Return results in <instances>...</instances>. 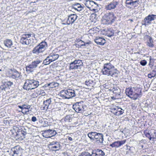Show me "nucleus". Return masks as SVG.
<instances>
[{"mask_svg":"<svg viewBox=\"0 0 156 156\" xmlns=\"http://www.w3.org/2000/svg\"><path fill=\"white\" fill-rule=\"evenodd\" d=\"M149 60H150V63H149V65H151V57H150V58Z\"/></svg>","mask_w":156,"mask_h":156,"instance_id":"obj_56","label":"nucleus"},{"mask_svg":"<svg viewBox=\"0 0 156 156\" xmlns=\"http://www.w3.org/2000/svg\"><path fill=\"white\" fill-rule=\"evenodd\" d=\"M97 132H89L87 136L91 140H95Z\"/></svg>","mask_w":156,"mask_h":156,"instance_id":"obj_30","label":"nucleus"},{"mask_svg":"<svg viewBox=\"0 0 156 156\" xmlns=\"http://www.w3.org/2000/svg\"><path fill=\"white\" fill-rule=\"evenodd\" d=\"M73 7L75 9L79 11H80L83 9L84 8V5H81L79 3H76L74 4Z\"/></svg>","mask_w":156,"mask_h":156,"instance_id":"obj_28","label":"nucleus"},{"mask_svg":"<svg viewBox=\"0 0 156 156\" xmlns=\"http://www.w3.org/2000/svg\"><path fill=\"white\" fill-rule=\"evenodd\" d=\"M47 47L46 42L43 41L36 46L32 50L33 53L38 54L44 51Z\"/></svg>","mask_w":156,"mask_h":156,"instance_id":"obj_8","label":"nucleus"},{"mask_svg":"<svg viewBox=\"0 0 156 156\" xmlns=\"http://www.w3.org/2000/svg\"><path fill=\"white\" fill-rule=\"evenodd\" d=\"M66 22H65V20H62V23H66Z\"/></svg>","mask_w":156,"mask_h":156,"instance_id":"obj_57","label":"nucleus"},{"mask_svg":"<svg viewBox=\"0 0 156 156\" xmlns=\"http://www.w3.org/2000/svg\"><path fill=\"white\" fill-rule=\"evenodd\" d=\"M39 85V82L33 79L28 80L25 83L23 88L27 90H29L37 88Z\"/></svg>","mask_w":156,"mask_h":156,"instance_id":"obj_5","label":"nucleus"},{"mask_svg":"<svg viewBox=\"0 0 156 156\" xmlns=\"http://www.w3.org/2000/svg\"><path fill=\"white\" fill-rule=\"evenodd\" d=\"M59 94L63 99H69L76 96V91L73 90L67 89L62 90Z\"/></svg>","mask_w":156,"mask_h":156,"instance_id":"obj_4","label":"nucleus"},{"mask_svg":"<svg viewBox=\"0 0 156 156\" xmlns=\"http://www.w3.org/2000/svg\"><path fill=\"white\" fill-rule=\"evenodd\" d=\"M117 110V111L115 112V115H121L124 113V110L118 106V109Z\"/></svg>","mask_w":156,"mask_h":156,"instance_id":"obj_34","label":"nucleus"},{"mask_svg":"<svg viewBox=\"0 0 156 156\" xmlns=\"http://www.w3.org/2000/svg\"><path fill=\"white\" fill-rule=\"evenodd\" d=\"M94 41L97 44L101 45H103L105 43V40L104 38L98 37H96Z\"/></svg>","mask_w":156,"mask_h":156,"instance_id":"obj_23","label":"nucleus"},{"mask_svg":"<svg viewBox=\"0 0 156 156\" xmlns=\"http://www.w3.org/2000/svg\"><path fill=\"white\" fill-rule=\"evenodd\" d=\"M80 156H93V152H92L91 154L88 152H83L81 153Z\"/></svg>","mask_w":156,"mask_h":156,"instance_id":"obj_38","label":"nucleus"},{"mask_svg":"<svg viewBox=\"0 0 156 156\" xmlns=\"http://www.w3.org/2000/svg\"><path fill=\"white\" fill-rule=\"evenodd\" d=\"M149 41L147 42V46L150 47H153L154 46V45L153 44V41L152 37H149Z\"/></svg>","mask_w":156,"mask_h":156,"instance_id":"obj_35","label":"nucleus"},{"mask_svg":"<svg viewBox=\"0 0 156 156\" xmlns=\"http://www.w3.org/2000/svg\"><path fill=\"white\" fill-rule=\"evenodd\" d=\"M152 72L150 74L148 75V78H151L154 77H156V66H154L152 65Z\"/></svg>","mask_w":156,"mask_h":156,"instance_id":"obj_26","label":"nucleus"},{"mask_svg":"<svg viewBox=\"0 0 156 156\" xmlns=\"http://www.w3.org/2000/svg\"><path fill=\"white\" fill-rule=\"evenodd\" d=\"M126 141V140L116 141L110 144L109 146L112 148H119L121 146L124 144Z\"/></svg>","mask_w":156,"mask_h":156,"instance_id":"obj_18","label":"nucleus"},{"mask_svg":"<svg viewBox=\"0 0 156 156\" xmlns=\"http://www.w3.org/2000/svg\"><path fill=\"white\" fill-rule=\"evenodd\" d=\"M68 140L70 141H72L73 140V138L69 136L68 137Z\"/></svg>","mask_w":156,"mask_h":156,"instance_id":"obj_52","label":"nucleus"},{"mask_svg":"<svg viewBox=\"0 0 156 156\" xmlns=\"http://www.w3.org/2000/svg\"><path fill=\"white\" fill-rule=\"evenodd\" d=\"M57 143L58 142H52L51 143V144L53 145V146L54 145H55V144H57Z\"/></svg>","mask_w":156,"mask_h":156,"instance_id":"obj_53","label":"nucleus"},{"mask_svg":"<svg viewBox=\"0 0 156 156\" xmlns=\"http://www.w3.org/2000/svg\"><path fill=\"white\" fill-rule=\"evenodd\" d=\"M73 108L76 112L80 113H83L87 108L86 105L83 101L76 102L73 105Z\"/></svg>","mask_w":156,"mask_h":156,"instance_id":"obj_6","label":"nucleus"},{"mask_svg":"<svg viewBox=\"0 0 156 156\" xmlns=\"http://www.w3.org/2000/svg\"><path fill=\"white\" fill-rule=\"evenodd\" d=\"M57 134L56 131L54 129H52L44 131L42 134L44 137L48 138L55 136Z\"/></svg>","mask_w":156,"mask_h":156,"instance_id":"obj_14","label":"nucleus"},{"mask_svg":"<svg viewBox=\"0 0 156 156\" xmlns=\"http://www.w3.org/2000/svg\"><path fill=\"white\" fill-rule=\"evenodd\" d=\"M7 87L5 83L1 85L0 87V89L2 90H5V89Z\"/></svg>","mask_w":156,"mask_h":156,"instance_id":"obj_43","label":"nucleus"},{"mask_svg":"<svg viewBox=\"0 0 156 156\" xmlns=\"http://www.w3.org/2000/svg\"><path fill=\"white\" fill-rule=\"evenodd\" d=\"M29 1H32V2L35 3L38 2L39 0H28Z\"/></svg>","mask_w":156,"mask_h":156,"instance_id":"obj_54","label":"nucleus"},{"mask_svg":"<svg viewBox=\"0 0 156 156\" xmlns=\"http://www.w3.org/2000/svg\"><path fill=\"white\" fill-rule=\"evenodd\" d=\"M26 135V132L22 131L21 129L18 131L16 133V136L19 137H23V138H25V136Z\"/></svg>","mask_w":156,"mask_h":156,"instance_id":"obj_31","label":"nucleus"},{"mask_svg":"<svg viewBox=\"0 0 156 156\" xmlns=\"http://www.w3.org/2000/svg\"><path fill=\"white\" fill-rule=\"evenodd\" d=\"M80 42H81V43L83 42L81 40Z\"/></svg>","mask_w":156,"mask_h":156,"instance_id":"obj_60","label":"nucleus"},{"mask_svg":"<svg viewBox=\"0 0 156 156\" xmlns=\"http://www.w3.org/2000/svg\"><path fill=\"white\" fill-rule=\"evenodd\" d=\"M140 63L141 65L143 66H144L146 65L147 62L145 60H143L141 61L140 62Z\"/></svg>","mask_w":156,"mask_h":156,"instance_id":"obj_42","label":"nucleus"},{"mask_svg":"<svg viewBox=\"0 0 156 156\" xmlns=\"http://www.w3.org/2000/svg\"><path fill=\"white\" fill-rule=\"evenodd\" d=\"M31 120L33 122H35L37 120V118L35 116H33L31 118Z\"/></svg>","mask_w":156,"mask_h":156,"instance_id":"obj_47","label":"nucleus"},{"mask_svg":"<svg viewBox=\"0 0 156 156\" xmlns=\"http://www.w3.org/2000/svg\"><path fill=\"white\" fill-rule=\"evenodd\" d=\"M49 58H48V56L44 60L43 64L44 65L49 64L51 62L49 60Z\"/></svg>","mask_w":156,"mask_h":156,"instance_id":"obj_40","label":"nucleus"},{"mask_svg":"<svg viewBox=\"0 0 156 156\" xmlns=\"http://www.w3.org/2000/svg\"><path fill=\"white\" fill-rule=\"evenodd\" d=\"M31 106L29 105H27L25 104L23 105V109H27L28 110H29Z\"/></svg>","mask_w":156,"mask_h":156,"instance_id":"obj_44","label":"nucleus"},{"mask_svg":"<svg viewBox=\"0 0 156 156\" xmlns=\"http://www.w3.org/2000/svg\"><path fill=\"white\" fill-rule=\"evenodd\" d=\"M41 75V73H38L37 74V75L40 76Z\"/></svg>","mask_w":156,"mask_h":156,"instance_id":"obj_58","label":"nucleus"},{"mask_svg":"<svg viewBox=\"0 0 156 156\" xmlns=\"http://www.w3.org/2000/svg\"><path fill=\"white\" fill-rule=\"evenodd\" d=\"M126 93L128 96L132 99L136 100L138 98L132 87L126 88Z\"/></svg>","mask_w":156,"mask_h":156,"instance_id":"obj_15","label":"nucleus"},{"mask_svg":"<svg viewBox=\"0 0 156 156\" xmlns=\"http://www.w3.org/2000/svg\"><path fill=\"white\" fill-rule=\"evenodd\" d=\"M78 16L76 14H71L68 16V18L66 23H62L63 25H70L73 24L76 20Z\"/></svg>","mask_w":156,"mask_h":156,"instance_id":"obj_16","label":"nucleus"},{"mask_svg":"<svg viewBox=\"0 0 156 156\" xmlns=\"http://www.w3.org/2000/svg\"><path fill=\"white\" fill-rule=\"evenodd\" d=\"M119 3L118 0H113L108 5L105 6V9L106 10H111L114 9L118 7Z\"/></svg>","mask_w":156,"mask_h":156,"instance_id":"obj_13","label":"nucleus"},{"mask_svg":"<svg viewBox=\"0 0 156 156\" xmlns=\"http://www.w3.org/2000/svg\"><path fill=\"white\" fill-rule=\"evenodd\" d=\"M20 75L19 72L16 71L13 73L12 77V78H18L20 77Z\"/></svg>","mask_w":156,"mask_h":156,"instance_id":"obj_37","label":"nucleus"},{"mask_svg":"<svg viewBox=\"0 0 156 156\" xmlns=\"http://www.w3.org/2000/svg\"><path fill=\"white\" fill-rule=\"evenodd\" d=\"M5 83L7 87H11L13 84V82L10 81L5 82Z\"/></svg>","mask_w":156,"mask_h":156,"instance_id":"obj_41","label":"nucleus"},{"mask_svg":"<svg viewBox=\"0 0 156 156\" xmlns=\"http://www.w3.org/2000/svg\"><path fill=\"white\" fill-rule=\"evenodd\" d=\"M59 57V55L58 54L54 53H51L48 56V58H49V60L51 62L54 61L57 59Z\"/></svg>","mask_w":156,"mask_h":156,"instance_id":"obj_25","label":"nucleus"},{"mask_svg":"<svg viewBox=\"0 0 156 156\" xmlns=\"http://www.w3.org/2000/svg\"><path fill=\"white\" fill-rule=\"evenodd\" d=\"M84 4L87 7L90 9V10L93 11L95 12H98V9H100L99 8H98V4L92 1H86Z\"/></svg>","mask_w":156,"mask_h":156,"instance_id":"obj_10","label":"nucleus"},{"mask_svg":"<svg viewBox=\"0 0 156 156\" xmlns=\"http://www.w3.org/2000/svg\"><path fill=\"white\" fill-rule=\"evenodd\" d=\"M51 148L53 151L58 150L60 149V145L59 143H57V144L53 146Z\"/></svg>","mask_w":156,"mask_h":156,"instance_id":"obj_33","label":"nucleus"},{"mask_svg":"<svg viewBox=\"0 0 156 156\" xmlns=\"http://www.w3.org/2000/svg\"><path fill=\"white\" fill-rule=\"evenodd\" d=\"M20 112H21L23 114H28L29 113V110H28L25 111H20Z\"/></svg>","mask_w":156,"mask_h":156,"instance_id":"obj_45","label":"nucleus"},{"mask_svg":"<svg viewBox=\"0 0 156 156\" xmlns=\"http://www.w3.org/2000/svg\"><path fill=\"white\" fill-rule=\"evenodd\" d=\"M23 149L19 145H17L6 151L7 156H22Z\"/></svg>","mask_w":156,"mask_h":156,"instance_id":"obj_3","label":"nucleus"},{"mask_svg":"<svg viewBox=\"0 0 156 156\" xmlns=\"http://www.w3.org/2000/svg\"><path fill=\"white\" fill-rule=\"evenodd\" d=\"M26 129L25 127H23L21 129H20L22 131H26V134L27 133V130L28 129V128L27 127H26Z\"/></svg>","mask_w":156,"mask_h":156,"instance_id":"obj_46","label":"nucleus"},{"mask_svg":"<svg viewBox=\"0 0 156 156\" xmlns=\"http://www.w3.org/2000/svg\"><path fill=\"white\" fill-rule=\"evenodd\" d=\"M114 34V30H108L107 33V36L109 37H111Z\"/></svg>","mask_w":156,"mask_h":156,"instance_id":"obj_39","label":"nucleus"},{"mask_svg":"<svg viewBox=\"0 0 156 156\" xmlns=\"http://www.w3.org/2000/svg\"><path fill=\"white\" fill-rule=\"evenodd\" d=\"M133 90L137 96L138 98L141 96L142 94V87L140 85H138L136 87H132Z\"/></svg>","mask_w":156,"mask_h":156,"instance_id":"obj_20","label":"nucleus"},{"mask_svg":"<svg viewBox=\"0 0 156 156\" xmlns=\"http://www.w3.org/2000/svg\"><path fill=\"white\" fill-rule=\"evenodd\" d=\"M72 117L70 115H67L64 118V120L65 122H71L72 121Z\"/></svg>","mask_w":156,"mask_h":156,"instance_id":"obj_36","label":"nucleus"},{"mask_svg":"<svg viewBox=\"0 0 156 156\" xmlns=\"http://www.w3.org/2000/svg\"><path fill=\"white\" fill-rule=\"evenodd\" d=\"M2 71V70L1 69H0V71Z\"/></svg>","mask_w":156,"mask_h":156,"instance_id":"obj_61","label":"nucleus"},{"mask_svg":"<svg viewBox=\"0 0 156 156\" xmlns=\"http://www.w3.org/2000/svg\"><path fill=\"white\" fill-rule=\"evenodd\" d=\"M104 135L102 133L97 132L95 140L98 143L102 144L104 141Z\"/></svg>","mask_w":156,"mask_h":156,"instance_id":"obj_22","label":"nucleus"},{"mask_svg":"<svg viewBox=\"0 0 156 156\" xmlns=\"http://www.w3.org/2000/svg\"><path fill=\"white\" fill-rule=\"evenodd\" d=\"M118 109V106L116 107V108H113L112 110H113V111H114V113H115V112L117 111V110Z\"/></svg>","mask_w":156,"mask_h":156,"instance_id":"obj_51","label":"nucleus"},{"mask_svg":"<svg viewBox=\"0 0 156 156\" xmlns=\"http://www.w3.org/2000/svg\"><path fill=\"white\" fill-rule=\"evenodd\" d=\"M109 90L110 91H112L115 96L118 98L120 96L121 89L117 86H114L113 88H111Z\"/></svg>","mask_w":156,"mask_h":156,"instance_id":"obj_19","label":"nucleus"},{"mask_svg":"<svg viewBox=\"0 0 156 156\" xmlns=\"http://www.w3.org/2000/svg\"><path fill=\"white\" fill-rule=\"evenodd\" d=\"M96 81L95 79H91L85 81L86 84L88 86L93 87L95 84Z\"/></svg>","mask_w":156,"mask_h":156,"instance_id":"obj_24","label":"nucleus"},{"mask_svg":"<svg viewBox=\"0 0 156 156\" xmlns=\"http://www.w3.org/2000/svg\"><path fill=\"white\" fill-rule=\"evenodd\" d=\"M31 37H34L36 40L35 34L33 33L23 34L21 36L20 42L23 45H30L33 44L35 43L34 39L30 38Z\"/></svg>","mask_w":156,"mask_h":156,"instance_id":"obj_2","label":"nucleus"},{"mask_svg":"<svg viewBox=\"0 0 156 156\" xmlns=\"http://www.w3.org/2000/svg\"><path fill=\"white\" fill-rule=\"evenodd\" d=\"M18 107L19 108L21 109V111H23V105H22V106L19 105Z\"/></svg>","mask_w":156,"mask_h":156,"instance_id":"obj_50","label":"nucleus"},{"mask_svg":"<svg viewBox=\"0 0 156 156\" xmlns=\"http://www.w3.org/2000/svg\"><path fill=\"white\" fill-rule=\"evenodd\" d=\"M102 72L104 75L113 77H118V71L110 63L104 64Z\"/></svg>","mask_w":156,"mask_h":156,"instance_id":"obj_1","label":"nucleus"},{"mask_svg":"<svg viewBox=\"0 0 156 156\" xmlns=\"http://www.w3.org/2000/svg\"><path fill=\"white\" fill-rule=\"evenodd\" d=\"M89 44L88 43H87L86 44L84 43L83 44H82L80 45H79L78 44V45L79 46H80V47H82V46H86V45L87 44L88 45Z\"/></svg>","mask_w":156,"mask_h":156,"instance_id":"obj_48","label":"nucleus"},{"mask_svg":"<svg viewBox=\"0 0 156 156\" xmlns=\"http://www.w3.org/2000/svg\"><path fill=\"white\" fill-rule=\"evenodd\" d=\"M156 15L149 14L146 16L142 21L143 25L145 26H148L151 23V21L156 19Z\"/></svg>","mask_w":156,"mask_h":156,"instance_id":"obj_12","label":"nucleus"},{"mask_svg":"<svg viewBox=\"0 0 156 156\" xmlns=\"http://www.w3.org/2000/svg\"><path fill=\"white\" fill-rule=\"evenodd\" d=\"M59 83L55 82H51L50 83H48L47 84L48 87H50V88H53L56 87L58 86Z\"/></svg>","mask_w":156,"mask_h":156,"instance_id":"obj_32","label":"nucleus"},{"mask_svg":"<svg viewBox=\"0 0 156 156\" xmlns=\"http://www.w3.org/2000/svg\"><path fill=\"white\" fill-rule=\"evenodd\" d=\"M93 156H105V153L101 149H97L92 151Z\"/></svg>","mask_w":156,"mask_h":156,"instance_id":"obj_21","label":"nucleus"},{"mask_svg":"<svg viewBox=\"0 0 156 156\" xmlns=\"http://www.w3.org/2000/svg\"><path fill=\"white\" fill-rule=\"evenodd\" d=\"M129 20L131 22H133V20L132 19H129Z\"/></svg>","mask_w":156,"mask_h":156,"instance_id":"obj_59","label":"nucleus"},{"mask_svg":"<svg viewBox=\"0 0 156 156\" xmlns=\"http://www.w3.org/2000/svg\"><path fill=\"white\" fill-rule=\"evenodd\" d=\"M51 102V98H50L44 101L43 102L44 105V107H46L47 109L50 108V105Z\"/></svg>","mask_w":156,"mask_h":156,"instance_id":"obj_27","label":"nucleus"},{"mask_svg":"<svg viewBox=\"0 0 156 156\" xmlns=\"http://www.w3.org/2000/svg\"><path fill=\"white\" fill-rule=\"evenodd\" d=\"M115 18L113 12L107 13L103 18L102 22L104 24L108 25L114 22Z\"/></svg>","mask_w":156,"mask_h":156,"instance_id":"obj_9","label":"nucleus"},{"mask_svg":"<svg viewBox=\"0 0 156 156\" xmlns=\"http://www.w3.org/2000/svg\"><path fill=\"white\" fill-rule=\"evenodd\" d=\"M152 135L151 134H150V133H147L146 134V136L147 137H150L151 136H152Z\"/></svg>","mask_w":156,"mask_h":156,"instance_id":"obj_49","label":"nucleus"},{"mask_svg":"<svg viewBox=\"0 0 156 156\" xmlns=\"http://www.w3.org/2000/svg\"><path fill=\"white\" fill-rule=\"evenodd\" d=\"M83 65L82 60L80 59L75 60L69 63V70L70 71H73L78 69H80Z\"/></svg>","mask_w":156,"mask_h":156,"instance_id":"obj_7","label":"nucleus"},{"mask_svg":"<svg viewBox=\"0 0 156 156\" xmlns=\"http://www.w3.org/2000/svg\"><path fill=\"white\" fill-rule=\"evenodd\" d=\"M149 138L150 140H151L152 139H154V137L153 136H151L150 137H148Z\"/></svg>","mask_w":156,"mask_h":156,"instance_id":"obj_55","label":"nucleus"},{"mask_svg":"<svg viewBox=\"0 0 156 156\" xmlns=\"http://www.w3.org/2000/svg\"><path fill=\"white\" fill-rule=\"evenodd\" d=\"M42 62L40 60H37L33 62L31 64L26 66L27 72L28 73L33 72Z\"/></svg>","mask_w":156,"mask_h":156,"instance_id":"obj_11","label":"nucleus"},{"mask_svg":"<svg viewBox=\"0 0 156 156\" xmlns=\"http://www.w3.org/2000/svg\"><path fill=\"white\" fill-rule=\"evenodd\" d=\"M139 2V0H126V6L128 8H135L138 6Z\"/></svg>","mask_w":156,"mask_h":156,"instance_id":"obj_17","label":"nucleus"},{"mask_svg":"<svg viewBox=\"0 0 156 156\" xmlns=\"http://www.w3.org/2000/svg\"><path fill=\"white\" fill-rule=\"evenodd\" d=\"M5 46L8 48H10L12 45V42L11 39H6L4 41Z\"/></svg>","mask_w":156,"mask_h":156,"instance_id":"obj_29","label":"nucleus"}]
</instances>
